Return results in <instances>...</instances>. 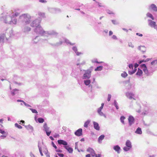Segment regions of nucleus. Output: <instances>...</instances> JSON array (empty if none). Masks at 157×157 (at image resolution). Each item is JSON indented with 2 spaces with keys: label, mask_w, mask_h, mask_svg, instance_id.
<instances>
[{
  "label": "nucleus",
  "mask_w": 157,
  "mask_h": 157,
  "mask_svg": "<svg viewBox=\"0 0 157 157\" xmlns=\"http://www.w3.org/2000/svg\"><path fill=\"white\" fill-rule=\"evenodd\" d=\"M125 95L129 99H135L134 98V94L132 93L131 92H127L126 93Z\"/></svg>",
  "instance_id": "9b49d317"
},
{
  "label": "nucleus",
  "mask_w": 157,
  "mask_h": 157,
  "mask_svg": "<svg viewBox=\"0 0 157 157\" xmlns=\"http://www.w3.org/2000/svg\"><path fill=\"white\" fill-rule=\"evenodd\" d=\"M34 31L37 34L46 36H48L49 35L58 34L57 33L53 30L48 31H44L40 25L36 28L34 29Z\"/></svg>",
  "instance_id": "f257e3e1"
},
{
  "label": "nucleus",
  "mask_w": 157,
  "mask_h": 157,
  "mask_svg": "<svg viewBox=\"0 0 157 157\" xmlns=\"http://www.w3.org/2000/svg\"><path fill=\"white\" fill-rule=\"evenodd\" d=\"M112 21L113 24L114 25H117L118 24V23L117 22L116 20H112Z\"/></svg>",
  "instance_id": "13d9d810"
},
{
  "label": "nucleus",
  "mask_w": 157,
  "mask_h": 157,
  "mask_svg": "<svg viewBox=\"0 0 157 157\" xmlns=\"http://www.w3.org/2000/svg\"><path fill=\"white\" fill-rule=\"evenodd\" d=\"M82 129L81 128H79L75 132V134L77 136H80L82 134Z\"/></svg>",
  "instance_id": "dca6fc26"
},
{
  "label": "nucleus",
  "mask_w": 157,
  "mask_h": 157,
  "mask_svg": "<svg viewBox=\"0 0 157 157\" xmlns=\"http://www.w3.org/2000/svg\"><path fill=\"white\" fill-rule=\"evenodd\" d=\"M24 104L26 107H31V106L29 105L26 103L25 102H24Z\"/></svg>",
  "instance_id": "e2e57ef3"
},
{
  "label": "nucleus",
  "mask_w": 157,
  "mask_h": 157,
  "mask_svg": "<svg viewBox=\"0 0 157 157\" xmlns=\"http://www.w3.org/2000/svg\"><path fill=\"white\" fill-rule=\"evenodd\" d=\"M76 55L78 56H79L80 55L82 54V53L81 52H78L77 51L75 52Z\"/></svg>",
  "instance_id": "0e129e2a"
},
{
  "label": "nucleus",
  "mask_w": 157,
  "mask_h": 157,
  "mask_svg": "<svg viewBox=\"0 0 157 157\" xmlns=\"http://www.w3.org/2000/svg\"><path fill=\"white\" fill-rule=\"evenodd\" d=\"M39 39V36H36L33 39L32 42L33 44H36L38 42Z\"/></svg>",
  "instance_id": "a878e982"
},
{
  "label": "nucleus",
  "mask_w": 157,
  "mask_h": 157,
  "mask_svg": "<svg viewBox=\"0 0 157 157\" xmlns=\"http://www.w3.org/2000/svg\"><path fill=\"white\" fill-rule=\"evenodd\" d=\"M5 38L4 33L0 35V44H2L3 43Z\"/></svg>",
  "instance_id": "412c9836"
},
{
  "label": "nucleus",
  "mask_w": 157,
  "mask_h": 157,
  "mask_svg": "<svg viewBox=\"0 0 157 157\" xmlns=\"http://www.w3.org/2000/svg\"><path fill=\"white\" fill-rule=\"evenodd\" d=\"M58 144L59 145H63L64 146H67V143L65 141L62 140H58L57 141Z\"/></svg>",
  "instance_id": "4468645a"
},
{
  "label": "nucleus",
  "mask_w": 157,
  "mask_h": 157,
  "mask_svg": "<svg viewBox=\"0 0 157 157\" xmlns=\"http://www.w3.org/2000/svg\"><path fill=\"white\" fill-rule=\"evenodd\" d=\"M38 121L40 123H43L44 121V119L42 118H39L38 119Z\"/></svg>",
  "instance_id": "49530a36"
},
{
  "label": "nucleus",
  "mask_w": 157,
  "mask_h": 157,
  "mask_svg": "<svg viewBox=\"0 0 157 157\" xmlns=\"http://www.w3.org/2000/svg\"><path fill=\"white\" fill-rule=\"evenodd\" d=\"M63 43V41H60L59 42L57 43L56 44H55V46H59L61 45Z\"/></svg>",
  "instance_id": "a18cd8bd"
},
{
  "label": "nucleus",
  "mask_w": 157,
  "mask_h": 157,
  "mask_svg": "<svg viewBox=\"0 0 157 157\" xmlns=\"http://www.w3.org/2000/svg\"><path fill=\"white\" fill-rule=\"evenodd\" d=\"M18 92V90L17 89H14L13 90L12 92V94L14 95L15 94H17Z\"/></svg>",
  "instance_id": "f704fd0d"
},
{
  "label": "nucleus",
  "mask_w": 157,
  "mask_h": 157,
  "mask_svg": "<svg viewBox=\"0 0 157 157\" xmlns=\"http://www.w3.org/2000/svg\"><path fill=\"white\" fill-rule=\"evenodd\" d=\"M11 13V15L13 19H15L14 17H17L19 15L20 13V10L19 9H16L14 10V12L12 11H9Z\"/></svg>",
  "instance_id": "6e6552de"
},
{
  "label": "nucleus",
  "mask_w": 157,
  "mask_h": 157,
  "mask_svg": "<svg viewBox=\"0 0 157 157\" xmlns=\"http://www.w3.org/2000/svg\"><path fill=\"white\" fill-rule=\"evenodd\" d=\"M148 25L152 28H153L155 29L157 28V25H156V23L151 20L148 19Z\"/></svg>",
  "instance_id": "9d476101"
},
{
  "label": "nucleus",
  "mask_w": 157,
  "mask_h": 157,
  "mask_svg": "<svg viewBox=\"0 0 157 157\" xmlns=\"http://www.w3.org/2000/svg\"><path fill=\"white\" fill-rule=\"evenodd\" d=\"M72 49L75 52V53L77 51V48L76 46H74L73 47Z\"/></svg>",
  "instance_id": "864d4df0"
},
{
  "label": "nucleus",
  "mask_w": 157,
  "mask_h": 157,
  "mask_svg": "<svg viewBox=\"0 0 157 157\" xmlns=\"http://www.w3.org/2000/svg\"><path fill=\"white\" fill-rule=\"evenodd\" d=\"M83 78L84 79H89L91 76V71L88 70L86 71L83 75Z\"/></svg>",
  "instance_id": "1a4fd4ad"
},
{
  "label": "nucleus",
  "mask_w": 157,
  "mask_h": 157,
  "mask_svg": "<svg viewBox=\"0 0 157 157\" xmlns=\"http://www.w3.org/2000/svg\"><path fill=\"white\" fill-rule=\"evenodd\" d=\"M103 67L102 66H99L98 67L95 69V71H101L102 70Z\"/></svg>",
  "instance_id": "4c0bfd02"
},
{
  "label": "nucleus",
  "mask_w": 157,
  "mask_h": 157,
  "mask_svg": "<svg viewBox=\"0 0 157 157\" xmlns=\"http://www.w3.org/2000/svg\"><path fill=\"white\" fill-rule=\"evenodd\" d=\"M64 41L67 44H70V45H74L75 44V43H71V42H70L69 41V40H68L67 39H64Z\"/></svg>",
  "instance_id": "2f4dec72"
},
{
  "label": "nucleus",
  "mask_w": 157,
  "mask_h": 157,
  "mask_svg": "<svg viewBox=\"0 0 157 157\" xmlns=\"http://www.w3.org/2000/svg\"><path fill=\"white\" fill-rule=\"evenodd\" d=\"M106 11L107 13L109 14H114V13L112 11L109 10H107Z\"/></svg>",
  "instance_id": "bf43d9fd"
},
{
  "label": "nucleus",
  "mask_w": 157,
  "mask_h": 157,
  "mask_svg": "<svg viewBox=\"0 0 157 157\" xmlns=\"http://www.w3.org/2000/svg\"><path fill=\"white\" fill-rule=\"evenodd\" d=\"M90 120H87L86 121L84 125V126L85 128H87L88 127V125L90 124Z\"/></svg>",
  "instance_id": "473e14b6"
},
{
  "label": "nucleus",
  "mask_w": 157,
  "mask_h": 157,
  "mask_svg": "<svg viewBox=\"0 0 157 157\" xmlns=\"http://www.w3.org/2000/svg\"><path fill=\"white\" fill-rule=\"evenodd\" d=\"M113 105L115 106V107L116 108V109H119V107L118 106V104L117 103V101H116V100H115L114 101V103H113Z\"/></svg>",
  "instance_id": "58836bf2"
},
{
  "label": "nucleus",
  "mask_w": 157,
  "mask_h": 157,
  "mask_svg": "<svg viewBox=\"0 0 157 157\" xmlns=\"http://www.w3.org/2000/svg\"><path fill=\"white\" fill-rule=\"evenodd\" d=\"M87 151L89 152L91 154L92 156L93 157L95 156V153L94 150L93 149L90 147H89L87 150Z\"/></svg>",
  "instance_id": "2eb2a0df"
},
{
  "label": "nucleus",
  "mask_w": 157,
  "mask_h": 157,
  "mask_svg": "<svg viewBox=\"0 0 157 157\" xmlns=\"http://www.w3.org/2000/svg\"><path fill=\"white\" fill-rule=\"evenodd\" d=\"M136 68H134V70L132 71H128V73L130 75H132L136 71Z\"/></svg>",
  "instance_id": "79ce46f5"
},
{
  "label": "nucleus",
  "mask_w": 157,
  "mask_h": 157,
  "mask_svg": "<svg viewBox=\"0 0 157 157\" xmlns=\"http://www.w3.org/2000/svg\"><path fill=\"white\" fill-rule=\"evenodd\" d=\"M125 119V117L124 116H121L120 118L121 121V122L124 124V120Z\"/></svg>",
  "instance_id": "a19ab883"
},
{
  "label": "nucleus",
  "mask_w": 157,
  "mask_h": 157,
  "mask_svg": "<svg viewBox=\"0 0 157 157\" xmlns=\"http://www.w3.org/2000/svg\"><path fill=\"white\" fill-rule=\"evenodd\" d=\"M7 135V133H5L3 135H1L0 137L1 139H4V138L6 137Z\"/></svg>",
  "instance_id": "5fc2aeb1"
},
{
  "label": "nucleus",
  "mask_w": 157,
  "mask_h": 157,
  "mask_svg": "<svg viewBox=\"0 0 157 157\" xmlns=\"http://www.w3.org/2000/svg\"><path fill=\"white\" fill-rule=\"evenodd\" d=\"M128 67L130 69L132 70L133 69V65L132 64H129L128 65Z\"/></svg>",
  "instance_id": "052dcab7"
},
{
  "label": "nucleus",
  "mask_w": 157,
  "mask_h": 157,
  "mask_svg": "<svg viewBox=\"0 0 157 157\" xmlns=\"http://www.w3.org/2000/svg\"><path fill=\"white\" fill-rule=\"evenodd\" d=\"M15 126L16 127L18 128L19 129H21L22 128V127L20 125L18 124L17 123H15Z\"/></svg>",
  "instance_id": "3c124183"
},
{
  "label": "nucleus",
  "mask_w": 157,
  "mask_h": 157,
  "mask_svg": "<svg viewBox=\"0 0 157 157\" xmlns=\"http://www.w3.org/2000/svg\"><path fill=\"white\" fill-rule=\"evenodd\" d=\"M151 65H157V59L153 60L151 63Z\"/></svg>",
  "instance_id": "c03bdc74"
},
{
  "label": "nucleus",
  "mask_w": 157,
  "mask_h": 157,
  "mask_svg": "<svg viewBox=\"0 0 157 157\" xmlns=\"http://www.w3.org/2000/svg\"><path fill=\"white\" fill-rule=\"evenodd\" d=\"M94 128L96 130L99 131L100 130V127L98 124L95 121L93 122Z\"/></svg>",
  "instance_id": "f3484780"
},
{
  "label": "nucleus",
  "mask_w": 157,
  "mask_h": 157,
  "mask_svg": "<svg viewBox=\"0 0 157 157\" xmlns=\"http://www.w3.org/2000/svg\"><path fill=\"white\" fill-rule=\"evenodd\" d=\"M128 46L129 47H131L132 48H133L134 47V45L131 42L128 43Z\"/></svg>",
  "instance_id": "603ef678"
},
{
  "label": "nucleus",
  "mask_w": 157,
  "mask_h": 157,
  "mask_svg": "<svg viewBox=\"0 0 157 157\" xmlns=\"http://www.w3.org/2000/svg\"><path fill=\"white\" fill-rule=\"evenodd\" d=\"M5 37L6 40L7 38L13 35V31L12 29L8 28L6 30L5 33Z\"/></svg>",
  "instance_id": "39448f33"
},
{
  "label": "nucleus",
  "mask_w": 157,
  "mask_h": 157,
  "mask_svg": "<svg viewBox=\"0 0 157 157\" xmlns=\"http://www.w3.org/2000/svg\"><path fill=\"white\" fill-rule=\"evenodd\" d=\"M26 128L29 130H31V132H32L33 130V127L30 125L25 126Z\"/></svg>",
  "instance_id": "cd10ccee"
},
{
  "label": "nucleus",
  "mask_w": 157,
  "mask_h": 157,
  "mask_svg": "<svg viewBox=\"0 0 157 157\" xmlns=\"http://www.w3.org/2000/svg\"><path fill=\"white\" fill-rule=\"evenodd\" d=\"M38 14L41 17L44 18L45 17V13H44L39 11L38 12Z\"/></svg>",
  "instance_id": "c756f323"
},
{
  "label": "nucleus",
  "mask_w": 157,
  "mask_h": 157,
  "mask_svg": "<svg viewBox=\"0 0 157 157\" xmlns=\"http://www.w3.org/2000/svg\"><path fill=\"white\" fill-rule=\"evenodd\" d=\"M143 72L142 70H140L139 68H138V70L136 74V75L137 76H140L142 75Z\"/></svg>",
  "instance_id": "bb28decb"
},
{
  "label": "nucleus",
  "mask_w": 157,
  "mask_h": 157,
  "mask_svg": "<svg viewBox=\"0 0 157 157\" xmlns=\"http://www.w3.org/2000/svg\"><path fill=\"white\" fill-rule=\"evenodd\" d=\"M138 49L143 53L145 52L146 50V48L144 46H138Z\"/></svg>",
  "instance_id": "a211bd4d"
},
{
  "label": "nucleus",
  "mask_w": 157,
  "mask_h": 157,
  "mask_svg": "<svg viewBox=\"0 0 157 157\" xmlns=\"http://www.w3.org/2000/svg\"><path fill=\"white\" fill-rule=\"evenodd\" d=\"M135 132L136 133H137L138 134H141L142 133V131L141 128L139 127H138L136 129V130Z\"/></svg>",
  "instance_id": "7c9ffc66"
},
{
  "label": "nucleus",
  "mask_w": 157,
  "mask_h": 157,
  "mask_svg": "<svg viewBox=\"0 0 157 157\" xmlns=\"http://www.w3.org/2000/svg\"><path fill=\"white\" fill-rule=\"evenodd\" d=\"M30 30L31 28L30 27L27 26L25 27L23 29L24 31L25 32H28L30 31Z\"/></svg>",
  "instance_id": "e433bc0d"
},
{
  "label": "nucleus",
  "mask_w": 157,
  "mask_h": 157,
  "mask_svg": "<svg viewBox=\"0 0 157 157\" xmlns=\"http://www.w3.org/2000/svg\"><path fill=\"white\" fill-rule=\"evenodd\" d=\"M123 150L125 151H128L130 149V148L126 146V147H123Z\"/></svg>",
  "instance_id": "09e8293b"
},
{
  "label": "nucleus",
  "mask_w": 157,
  "mask_h": 157,
  "mask_svg": "<svg viewBox=\"0 0 157 157\" xmlns=\"http://www.w3.org/2000/svg\"><path fill=\"white\" fill-rule=\"evenodd\" d=\"M102 109H98V110H97L98 113L99 114V115H100V116H103L105 117L106 118V116L105 114L102 112H101Z\"/></svg>",
  "instance_id": "5701e85b"
},
{
  "label": "nucleus",
  "mask_w": 157,
  "mask_h": 157,
  "mask_svg": "<svg viewBox=\"0 0 157 157\" xmlns=\"http://www.w3.org/2000/svg\"><path fill=\"white\" fill-rule=\"evenodd\" d=\"M31 17L28 14H23L19 17V20L24 25L29 24L31 21Z\"/></svg>",
  "instance_id": "20e7f679"
},
{
  "label": "nucleus",
  "mask_w": 157,
  "mask_h": 157,
  "mask_svg": "<svg viewBox=\"0 0 157 157\" xmlns=\"http://www.w3.org/2000/svg\"><path fill=\"white\" fill-rule=\"evenodd\" d=\"M43 130L45 132L49 131L50 130V128L48 127L46 123H45L43 125Z\"/></svg>",
  "instance_id": "393cba45"
},
{
  "label": "nucleus",
  "mask_w": 157,
  "mask_h": 157,
  "mask_svg": "<svg viewBox=\"0 0 157 157\" xmlns=\"http://www.w3.org/2000/svg\"><path fill=\"white\" fill-rule=\"evenodd\" d=\"M84 83L86 86L89 85V87H90L91 88H92L93 86L91 84H90L91 81L89 79H86V80H84Z\"/></svg>",
  "instance_id": "ddd939ff"
},
{
  "label": "nucleus",
  "mask_w": 157,
  "mask_h": 157,
  "mask_svg": "<svg viewBox=\"0 0 157 157\" xmlns=\"http://www.w3.org/2000/svg\"><path fill=\"white\" fill-rule=\"evenodd\" d=\"M125 145L127 147L130 148H131L132 147L131 142L129 140H127L125 143Z\"/></svg>",
  "instance_id": "b1692460"
},
{
  "label": "nucleus",
  "mask_w": 157,
  "mask_h": 157,
  "mask_svg": "<svg viewBox=\"0 0 157 157\" xmlns=\"http://www.w3.org/2000/svg\"><path fill=\"white\" fill-rule=\"evenodd\" d=\"M41 22V20L40 18L36 19L33 21L31 24V25L32 27H38L40 25V24Z\"/></svg>",
  "instance_id": "423d86ee"
},
{
  "label": "nucleus",
  "mask_w": 157,
  "mask_h": 157,
  "mask_svg": "<svg viewBox=\"0 0 157 157\" xmlns=\"http://www.w3.org/2000/svg\"><path fill=\"white\" fill-rule=\"evenodd\" d=\"M0 133H1L2 134H5V133H7L6 132H5V131L2 130L1 129H0Z\"/></svg>",
  "instance_id": "680f3d73"
},
{
  "label": "nucleus",
  "mask_w": 157,
  "mask_h": 157,
  "mask_svg": "<svg viewBox=\"0 0 157 157\" xmlns=\"http://www.w3.org/2000/svg\"><path fill=\"white\" fill-rule=\"evenodd\" d=\"M59 137V134L57 133H55L54 135V138H57L58 137Z\"/></svg>",
  "instance_id": "69168bd1"
},
{
  "label": "nucleus",
  "mask_w": 157,
  "mask_h": 157,
  "mask_svg": "<svg viewBox=\"0 0 157 157\" xmlns=\"http://www.w3.org/2000/svg\"><path fill=\"white\" fill-rule=\"evenodd\" d=\"M57 154L60 157H63L64 156V155L63 154L58 153Z\"/></svg>",
  "instance_id": "338daca9"
},
{
  "label": "nucleus",
  "mask_w": 157,
  "mask_h": 157,
  "mask_svg": "<svg viewBox=\"0 0 157 157\" xmlns=\"http://www.w3.org/2000/svg\"><path fill=\"white\" fill-rule=\"evenodd\" d=\"M48 10L49 12L52 13H56L61 12V10L59 8L48 7Z\"/></svg>",
  "instance_id": "0eeeda50"
},
{
  "label": "nucleus",
  "mask_w": 157,
  "mask_h": 157,
  "mask_svg": "<svg viewBox=\"0 0 157 157\" xmlns=\"http://www.w3.org/2000/svg\"><path fill=\"white\" fill-rule=\"evenodd\" d=\"M111 97V94H109L108 95V98H107V101H110Z\"/></svg>",
  "instance_id": "4d7b16f0"
},
{
  "label": "nucleus",
  "mask_w": 157,
  "mask_h": 157,
  "mask_svg": "<svg viewBox=\"0 0 157 157\" xmlns=\"http://www.w3.org/2000/svg\"><path fill=\"white\" fill-rule=\"evenodd\" d=\"M46 133L47 135L48 136H49L51 132V131L49 130V131H47L46 132H45Z\"/></svg>",
  "instance_id": "6e6d98bb"
},
{
  "label": "nucleus",
  "mask_w": 157,
  "mask_h": 157,
  "mask_svg": "<svg viewBox=\"0 0 157 157\" xmlns=\"http://www.w3.org/2000/svg\"><path fill=\"white\" fill-rule=\"evenodd\" d=\"M129 125L131 126L134 123V118L132 116H130L128 118Z\"/></svg>",
  "instance_id": "f8f14e48"
},
{
  "label": "nucleus",
  "mask_w": 157,
  "mask_h": 157,
  "mask_svg": "<svg viewBox=\"0 0 157 157\" xmlns=\"http://www.w3.org/2000/svg\"><path fill=\"white\" fill-rule=\"evenodd\" d=\"M127 75L128 74L126 72H124L123 73L121 74V76L124 78L126 77Z\"/></svg>",
  "instance_id": "37998d69"
},
{
  "label": "nucleus",
  "mask_w": 157,
  "mask_h": 157,
  "mask_svg": "<svg viewBox=\"0 0 157 157\" xmlns=\"http://www.w3.org/2000/svg\"><path fill=\"white\" fill-rule=\"evenodd\" d=\"M63 147L68 151L69 153H72L73 151V149L72 148L70 147L69 146H64Z\"/></svg>",
  "instance_id": "4be33fe9"
},
{
  "label": "nucleus",
  "mask_w": 157,
  "mask_h": 157,
  "mask_svg": "<svg viewBox=\"0 0 157 157\" xmlns=\"http://www.w3.org/2000/svg\"><path fill=\"white\" fill-rule=\"evenodd\" d=\"M11 13L9 11L4 15L1 18V20L5 23L10 24H16L17 23V20L13 19L11 15Z\"/></svg>",
  "instance_id": "f03ea898"
},
{
  "label": "nucleus",
  "mask_w": 157,
  "mask_h": 157,
  "mask_svg": "<svg viewBox=\"0 0 157 157\" xmlns=\"http://www.w3.org/2000/svg\"><path fill=\"white\" fill-rule=\"evenodd\" d=\"M105 137V136L104 135H102L100 136L98 138V141L99 143H101L102 140H103Z\"/></svg>",
  "instance_id": "c85d7f7f"
},
{
  "label": "nucleus",
  "mask_w": 157,
  "mask_h": 157,
  "mask_svg": "<svg viewBox=\"0 0 157 157\" xmlns=\"http://www.w3.org/2000/svg\"><path fill=\"white\" fill-rule=\"evenodd\" d=\"M140 67L143 69L145 74L147 76L152 75V73L155 70L153 67H150L148 69L145 64H142L140 65Z\"/></svg>",
  "instance_id": "7ed1b4c3"
},
{
  "label": "nucleus",
  "mask_w": 157,
  "mask_h": 157,
  "mask_svg": "<svg viewBox=\"0 0 157 157\" xmlns=\"http://www.w3.org/2000/svg\"><path fill=\"white\" fill-rule=\"evenodd\" d=\"M38 147L39 151H40V153L41 155L42 156H43V154L42 152V148L41 147L39 146V143L38 144Z\"/></svg>",
  "instance_id": "ea45409f"
},
{
  "label": "nucleus",
  "mask_w": 157,
  "mask_h": 157,
  "mask_svg": "<svg viewBox=\"0 0 157 157\" xmlns=\"http://www.w3.org/2000/svg\"><path fill=\"white\" fill-rule=\"evenodd\" d=\"M92 62L93 63H103V62H98V61H97V59H94V60H92Z\"/></svg>",
  "instance_id": "de8ad7c7"
},
{
  "label": "nucleus",
  "mask_w": 157,
  "mask_h": 157,
  "mask_svg": "<svg viewBox=\"0 0 157 157\" xmlns=\"http://www.w3.org/2000/svg\"><path fill=\"white\" fill-rule=\"evenodd\" d=\"M126 89L127 90H129L131 88V85L129 83H128L126 84Z\"/></svg>",
  "instance_id": "c9c22d12"
},
{
  "label": "nucleus",
  "mask_w": 157,
  "mask_h": 157,
  "mask_svg": "<svg viewBox=\"0 0 157 157\" xmlns=\"http://www.w3.org/2000/svg\"><path fill=\"white\" fill-rule=\"evenodd\" d=\"M113 148L118 154H119L121 150L120 147L118 145H117L114 146Z\"/></svg>",
  "instance_id": "6ab92c4d"
},
{
  "label": "nucleus",
  "mask_w": 157,
  "mask_h": 157,
  "mask_svg": "<svg viewBox=\"0 0 157 157\" xmlns=\"http://www.w3.org/2000/svg\"><path fill=\"white\" fill-rule=\"evenodd\" d=\"M29 109L31 110L32 112L33 113H38L37 111L35 109H33L32 108H29Z\"/></svg>",
  "instance_id": "8fccbe9b"
},
{
  "label": "nucleus",
  "mask_w": 157,
  "mask_h": 157,
  "mask_svg": "<svg viewBox=\"0 0 157 157\" xmlns=\"http://www.w3.org/2000/svg\"><path fill=\"white\" fill-rule=\"evenodd\" d=\"M39 2L42 3H46L47 2V1L45 0H40Z\"/></svg>",
  "instance_id": "774afa93"
},
{
  "label": "nucleus",
  "mask_w": 157,
  "mask_h": 157,
  "mask_svg": "<svg viewBox=\"0 0 157 157\" xmlns=\"http://www.w3.org/2000/svg\"><path fill=\"white\" fill-rule=\"evenodd\" d=\"M146 16L147 17L151 18L152 20H154V17L152 14L150 13H147L146 14Z\"/></svg>",
  "instance_id": "72a5a7b5"
},
{
  "label": "nucleus",
  "mask_w": 157,
  "mask_h": 157,
  "mask_svg": "<svg viewBox=\"0 0 157 157\" xmlns=\"http://www.w3.org/2000/svg\"><path fill=\"white\" fill-rule=\"evenodd\" d=\"M149 9H151L154 11L157 12V7L154 4H151L150 6Z\"/></svg>",
  "instance_id": "aec40b11"
}]
</instances>
